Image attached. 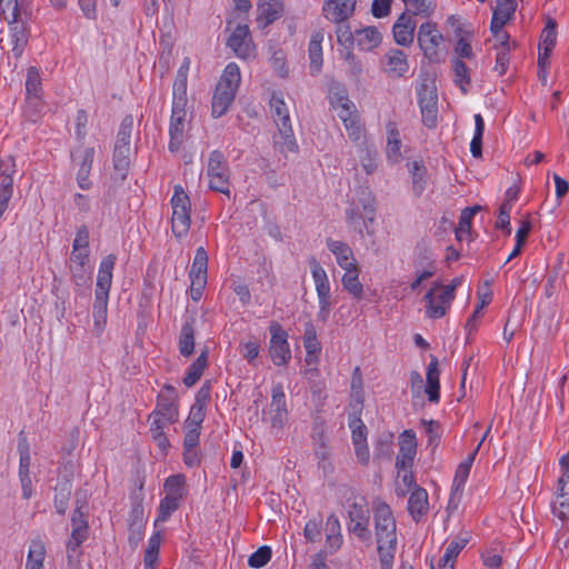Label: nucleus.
<instances>
[{
  "label": "nucleus",
  "instance_id": "f257e3e1",
  "mask_svg": "<svg viewBox=\"0 0 569 569\" xmlns=\"http://www.w3.org/2000/svg\"><path fill=\"white\" fill-rule=\"evenodd\" d=\"M270 112L272 119L278 128V134L274 136V146L280 152L298 150V143L295 138L290 112L284 102L283 94L281 92H272L269 100Z\"/></svg>",
  "mask_w": 569,
  "mask_h": 569
},
{
  "label": "nucleus",
  "instance_id": "f03ea898",
  "mask_svg": "<svg viewBox=\"0 0 569 569\" xmlns=\"http://www.w3.org/2000/svg\"><path fill=\"white\" fill-rule=\"evenodd\" d=\"M240 79L239 67L234 62L228 63L212 97L211 114L213 118H220L227 113L234 100Z\"/></svg>",
  "mask_w": 569,
  "mask_h": 569
},
{
  "label": "nucleus",
  "instance_id": "7ed1b4c3",
  "mask_svg": "<svg viewBox=\"0 0 569 569\" xmlns=\"http://www.w3.org/2000/svg\"><path fill=\"white\" fill-rule=\"evenodd\" d=\"M172 218L171 229L177 239L187 236L191 224L190 211L191 202L180 184L174 186L173 196L171 198Z\"/></svg>",
  "mask_w": 569,
  "mask_h": 569
},
{
  "label": "nucleus",
  "instance_id": "20e7f679",
  "mask_svg": "<svg viewBox=\"0 0 569 569\" xmlns=\"http://www.w3.org/2000/svg\"><path fill=\"white\" fill-rule=\"evenodd\" d=\"M207 176L209 188L230 197V169L224 154L220 150H213L209 154Z\"/></svg>",
  "mask_w": 569,
  "mask_h": 569
},
{
  "label": "nucleus",
  "instance_id": "39448f33",
  "mask_svg": "<svg viewBox=\"0 0 569 569\" xmlns=\"http://www.w3.org/2000/svg\"><path fill=\"white\" fill-rule=\"evenodd\" d=\"M462 283V278L457 277L451 280V282L443 288V291L439 296L440 303H436L435 301V290L441 289L440 283H435V287H432L426 295L425 300L427 302L426 306V313L429 318L432 319H439L442 318L448 307L450 306L451 301L455 299V290L457 287H459Z\"/></svg>",
  "mask_w": 569,
  "mask_h": 569
},
{
  "label": "nucleus",
  "instance_id": "423d86ee",
  "mask_svg": "<svg viewBox=\"0 0 569 569\" xmlns=\"http://www.w3.org/2000/svg\"><path fill=\"white\" fill-rule=\"evenodd\" d=\"M332 106L336 109H339L338 116L343 121L346 129L349 131V136L353 140L359 139L361 131L359 117L355 110V104L349 100L345 88L335 92Z\"/></svg>",
  "mask_w": 569,
  "mask_h": 569
},
{
  "label": "nucleus",
  "instance_id": "0eeeda50",
  "mask_svg": "<svg viewBox=\"0 0 569 569\" xmlns=\"http://www.w3.org/2000/svg\"><path fill=\"white\" fill-rule=\"evenodd\" d=\"M270 346L269 356L273 365L281 367L287 366L291 359V350L288 342V332L277 321H271L269 326Z\"/></svg>",
  "mask_w": 569,
  "mask_h": 569
},
{
  "label": "nucleus",
  "instance_id": "6e6552de",
  "mask_svg": "<svg viewBox=\"0 0 569 569\" xmlns=\"http://www.w3.org/2000/svg\"><path fill=\"white\" fill-rule=\"evenodd\" d=\"M418 43L423 54L430 61L438 60V47L442 42L443 37L438 31L435 22L428 21L422 23L418 30Z\"/></svg>",
  "mask_w": 569,
  "mask_h": 569
},
{
  "label": "nucleus",
  "instance_id": "1a4fd4ad",
  "mask_svg": "<svg viewBox=\"0 0 569 569\" xmlns=\"http://www.w3.org/2000/svg\"><path fill=\"white\" fill-rule=\"evenodd\" d=\"M94 152V148L92 147L78 148L71 152L72 162L79 167L77 182L82 190H89L92 184L89 180V174L92 168Z\"/></svg>",
  "mask_w": 569,
  "mask_h": 569
},
{
  "label": "nucleus",
  "instance_id": "9d476101",
  "mask_svg": "<svg viewBox=\"0 0 569 569\" xmlns=\"http://www.w3.org/2000/svg\"><path fill=\"white\" fill-rule=\"evenodd\" d=\"M177 390L171 385H164L157 398L156 416L161 415L167 421H177L179 417Z\"/></svg>",
  "mask_w": 569,
  "mask_h": 569
},
{
  "label": "nucleus",
  "instance_id": "9b49d317",
  "mask_svg": "<svg viewBox=\"0 0 569 569\" xmlns=\"http://www.w3.org/2000/svg\"><path fill=\"white\" fill-rule=\"evenodd\" d=\"M227 44L237 57L242 59L250 58L254 47L251 41L249 27L247 24H238L230 34Z\"/></svg>",
  "mask_w": 569,
  "mask_h": 569
},
{
  "label": "nucleus",
  "instance_id": "f8f14e48",
  "mask_svg": "<svg viewBox=\"0 0 569 569\" xmlns=\"http://www.w3.org/2000/svg\"><path fill=\"white\" fill-rule=\"evenodd\" d=\"M417 452L416 435L412 430H405L400 436V450L396 458V468L406 470L413 463Z\"/></svg>",
  "mask_w": 569,
  "mask_h": 569
},
{
  "label": "nucleus",
  "instance_id": "ddd939ff",
  "mask_svg": "<svg viewBox=\"0 0 569 569\" xmlns=\"http://www.w3.org/2000/svg\"><path fill=\"white\" fill-rule=\"evenodd\" d=\"M187 110L183 108H172L169 126V150L177 152L183 142V132L186 124Z\"/></svg>",
  "mask_w": 569,
  "mask_h": 569
},
{
  "label": "nucleus",
  "instance_id": "4468645a",
  "mask_svg": "<svg viewBox=\"0 0 569 569\" xmlns=\"http://www.w3.org/2000/svg\"><path fill=\"white\" fill-rule=\"evenodd\" d=\"M348 518L349 521L347 523L349 533H357L361 531H366L369 525L370 511L365 502V499L361 501H355L349 506L348 509Z\"/></svg>",
  "mask_w": 569,
  "mask_h": 569
},
{
  "label": "nucleus",
  "instance_id": "2eb2a0df",
  "mask_svg": "<svg viewBox=\"0 0 569 569\" xmlns=\"http://www.w3.org/2000/svg\"><path fill=\"white\" fill-rule=\"evenodd\" d=\"M356 0H327L323 4L325 17L332 22L347 21L353 13Z\"/></svg>",
  "mask_w": 569,
  "mask_h": 569
},
{
  "label": "nucleus",
  "instance_id": "dca6fc26",
  "mask_svg": "<svg viewBox=\"0 0 569 569\" xmlns=\"http://www.w3.org/2000/svg\"><path fill=\"white\" fill-rule=\"evenodd\" d=\"M271 425L273 428H281L288 419V409L286 395L280 383L272 387L271 390Z\"/></svg>",
  "mask_w": 569,
  "mask_h": 569
},
{
  "label": "nucleus",
  "instance_id": "f3484780",
  "mask_svg": "<svg viewBox=\"0 0 569 569\" xmlns=\"http://www.w3.org/2000/svg\"><path fill=\"white\" fill-rule=\"evenodd\" d=\"M352 412L349 413V428L352 432V443L363 445L367 442V427L360 418L362 411V399L358 398L355 402L350 403Z\"/></svg>",
  "mask_w": 569,
  "mask_h": 569
},
{
  "label": "nucleus",
  "instance_id": "a211bd4d",
  "mask_svg": "<svg viewBox=\"0 0 569 569\" xmlns=\"http://www.w3.org/2000/svg\"><path fill=\"white\" fill-rule=\"evenodd\" d=\"M10 24V39L12 43V53L16 58H20L29 41V27L28 21L17 19L9 21Z\"/></svg>",
  "mask_w": 569,
  "mask_h": 569
},
{
  "label": "nucleus",
  "instance_id": "6ab92c4d",
  "mask_svg": "<svg viewBox=\"0 0 569 569\" xmlns=\"http://www.w3.org/2000/svg\"><path fill=\"white\" fill-rule=\"evenodd\" d=\"M259 1L256 21L260 29H266L281 17L283 9L279 0Z\"/></svg>",
  "mask_w": 569,
  "mask_h": 569
},
{
  "label": "nucleus",
  "instance_id": "aec40b11",
  "mask_svg": "<svg viewBox=\"0 0 569 569\" xmlns=\"http://www.w3.org/2000/svg\"><path fill=\"white\" fill-rule=\"evenodd\" d=\"M416 22L407 13H401L393 24L392 32L397 44L407 47L413 42Z\"/></svg>",
  "mask_w": 569,
  "mask_h": 569
},
{
  "label": "nucleus",
  "instance_id": "412c9836",
  "mask_svg": "<svg viewBox=\"0 0 569 569\" xmlns=\"http://www.w3.org/2000/svg\"><path fill=\"white\" fill-rule=\"evenodd\" d=\"M303 347L306 349L305 361L307 365H317L319 360V353L321 351V343L317 338V330L311 321L305 325Z\"/></svg>",
  "mask_w": 569,
  "mask_h": 569
},
{
  "label": "nucleus",
  "instance_id": "4be33fe9",
  "mask_svg": "<svg viewBox=\"0 0 569 569\" xmlns=\"http://www.w3.org/2000/svg\"><path fill=\"white\" fill-rule=\"evenodd\" d=\"M377 545L380 569H393V560L397 550V537L378 536Z\"/></svg>",
  "mask_w": 569,
  "mask_h": 569
},
{
  "label": "nucleus",
  "instance_id": "5701e85b",
  "mask_svg": "<svg viewBox=\"0 0 569 569\" xmlns=\"http://www.w3.org/2000/svg\"><path fill=\"white\" fill-rule=\"evenodd\" d=\"M439 362L436 356H430V362L427 368L425 392L428 395V400L438 403L440 400V382H439Z\"/></svg>",
  "mask_w": 569,
  "mask_h": 569
},
{
  "label": "nucleus",
  "instance_id": "b1692460",
  "mask_svg": "<svg viewBox=\"0 0 569 569\" xmlns=\"http://www.w3.org/2000/svg\"><path fill=\"white\" fill-rule=\"evenodd\" d=\"M373 519L377 533H396V520L387 503L378 502L375 506Z\"/></svg>",
  "mask_w": 569,
  "mask_h": 569
},
{
  "label": "nucleus",
  "instance_id": "393cba45",
  "mask_svg": "<svg viewBox=\"0 0 569 569\" xmlns=\"http://www.w3.org/2000/svg\"><path fill=\"white\" fill-rule=\"evenodd\" d=\"M130 147L114 146L113 149V174L116 182H123L128 176L130 167Z\"/></svg>",
  "mask_w": 569,
  "mask_h": 569
},
{
  "label": "nucleus",
  "instance_id": "a878e982",
  "mask_svg": "<svg viewBox=\"0 0 569 569\" xmlns=\"http://www.w3.org/2000/svg\"><path fill=\"white\" fill-rule=\"evenodd\" d=\"M506 547L500 539H492L481 550L480 557L483 565L490 569H499L502 565V556Z\"/></svg>",
  "mask_w": 569,
  "mask_h": 569
},
{
  "label": "nucleus",
  "instance_id": "bb28decb",
  "mask_svg": "<svg viewBox=\"0 0 569 569\" xmlns=\"http://www.w3.org/2000/svg\"><path fill=\"white\" fill-rule=\"evenodd\" d=\"M323 32L321 30L315 31L311 34L309 46H308V54L310 60V73L316 76L320 73L322 69V41H323Z\"/></svg>",
  "mask_w": 569,
  "mask_h": 569
},
{
  "label": "nucleus",
  "instance_id": "cd10ccee",
  "mask_svg": "<svg viewBox=\"0 0 569 569\" xmlns=\"http://www.w3.org/2000/svg\"><path fill=\"white\" fill-rule=\"evenodd\" d=\"M117 262V257L113 253L106 256L99 266L96 290L98 292H108L110 291L112 283V271L114 264Z\"/></svg>",
  "mask_w": 569,
  "mask_h": 569
},
{
  "label": "nucleus",
  "instance_id": "c85d7f7f",
  "mask_svg": "<svg viewBox=\"0 0 569 569\" xmlns=\"http://www.w3.org/2000/svg\"><path fill=\"white\" fill-rule=\"evenodd\" d=\"M327 247L336 256L337 262L342 269L358 264L352 250L347 243L339 240L328 239Z\"/></svg>",
  "mask_w": 569,
  "mask_h": 569
},
{
  "label": "nucleus",
  "instance_id": "c756f323",
  "mask_svg": "<svg viewBox=\"0 0 569 569\" xmlns=\"http://www.w3.org/2000/svg\"><path fill=\"white\" fill-rule=\"evenodd\" d=\"M356 43L360 50L370 51L377 48L382 40V36L379 30L373 27H366L362 29H356Z\"/></svg>",
  "mask_w": 569,
  "mask_h": 569
},
{
  "label": "nucleus",
  "instance_id": "7c9ffc66",
  "mask_svg": "<svg viewBox=\"0 0 569 569\" xmlns=\"http://www.w3.org/2000/svg\"><path fill=\"white\" fill-rule=\"evenodd\" d=\"M70 260L73 263L71 266L72 277L76 284L80 286L82 282H86V266L89 262V250H76L72 248Z\"/></svg>",
  "mask_w": 569,
  "mask_h": 569
},
{
  "label": "nucleus",
  "instance_id": "2f4dec72",
  "mask_svg": "<svg viewBox=\"0 0 569 569\" xmlns=\"http://www.w3.org/2000/svg\"><path fill=\"white\" fill-rule=\"evenodd\" d=\"M470 470L467 467L458 466L452 482L448 508L457 509L462 497L463 487L469 477Z\"/></svg>",
  "mask_w": 569,
  "mask_h": 569
},
{
  "label": "nucleus",
  "instance_id": "473e14b6",
  "mask_svg": "<svg viewBox=\"0 0 569 569\" xmlns=\"http://www.w3.org/2000/svg\"><path fill=\"white\" fill-rule=\"evenodd\" d=\"M86 498V493L80 491L76 493V509L71 517V533H80L82 530L88 528V522L86 520V510L88 509Z\"/></svg>",
  "mask_w": 569,
  "mask_h": 569
},
{
  "label": "nucleus",
  "instance_id": "72a5a7b5",
  "mask_svg": "<svg viewBox=\"0 0 569 569\" xmlns=\"http://www.w3.org/2000/svg\"><path fill=\"white\" fill-rule=\"evenodd\" d=\"M194 318L182 325L179 336V351L183 357H190L194 351Z\"/></svg>",
  "mask_w": 569,
  "mask_h": 569
},
{
  "label": "nucleus",
  "instance_id": "f704fd0d",
  "mask_svg": "<svg viewBox=\"0 0 569 569\" xmlns=\"http://www.w3.org/2000/svg\"><path fill=\"white\" fill-rule=\"evenodd\" d=\"M386 71L397 77L403 76L409 68L406 53L400 49H392L387 54Z\"/></svg>",
  "mask_w": 569,
  "mask_h": 569
},
{
  "label": "nucleus",
  "instance_id": "c9c22d12",
  "mask_svg": "<svg viewBox=\"0 0 569 569\" xmlns=\"http://www.w3.org/2000/svg\"><path fill=\"white\" fill-rule=\"evenodd\" d=\"M353 203L358 204L360 211L363 212V224H367L368 222H372L375 220L376 199L368 188L360 190V192L358 193V199Z\"/></svg>",
  "mask_w": 569,
  "mask_h": 569
},
{
  "label": "nucleus",
  "instance_id": "e433bc0d",
  "mask_svg": "<svg viewBox=\"0 0 569 569\" xmlns=\"http://www.w3.org/2000/svg\"><path fill=\"white\" fill-rule=\"evenodd\" d=\"M345 274L341 279L345 290L352 295L357 299H361L363 295V287L359 281V268L358 264L351 268L345 269Z\"/></svg>",
  "mask_w": 569,
  "mask_h": 569
},
{
  "label": "nucleus",
  "instance_id": "4c0bfd02",
  "mask_svg": "<svg viewBox=\"0 0 569 569\" xmlns=\"http://www.w3.org/2000/svg\"><path fill=\"white\" fill-rule=\"evenodd\" d=\"M208 366V355L207 351H202L199 357L189 366L187 373L183 378V383L186 387L190 388L194 386L199 379L201 378L204 369Z\"/></svg>",
  "mask_w": 569,
  "mask_h": 569
},
{
  "label": "nucleus",
  "instance_id": "58836bf2",
  "mask_svg": "<svg viewBox=\"0 0 569 569\" xmlns=\"http://www.w3.org/2000/svg\"><path fill=\"white\" fill-rule=\"evenodd\" d=\"M166 496L182 501L187 495L186 477L182 473L169 476L164 481Z\"/></svg>",
  "mask_w": 569,
  "mask_h": 569
},
{
  "label": "nucleus",
  "instance_id": "ea45409f",
  "mask_svg": "<svg viewBox=\"0 0 569 569\" xmlns=\"http://www.w3.org/2000/svg\"><path fill=\"white\" fill-rule=\"evenodd\" d=\"M428 510V493L423 488H416L408 499V511L416 519Z\"/></svg>",
  "mask_w": 569,
  "mask_h": 569
},
{
  "label": "nucleus",
  "instance_id": "a19ab883",
  "mask_svg": "<svg viewBox=\"0 0 569 569\" xmlns=\"http://www.w3.org/2000/svg\"><path fill=\"white\" fill-rule=\"evenodd\" d=\"M482 210L479 204L467 207L461 211L458 227L456 228V239L461 241L465 236L470 234L472 218Z\"/></svg>",
  "mask_w": 569,
  "mask_h": 569
},
{
  "label": "nucleus",
  "instance_id": "79ce46f5",
  "mask_svg": "<svg viewBox=\"0 0 569 569\" xmlns=\"http://www.w3.org/2000/svg\"><path fill=\"white\" fill-rule=\"evenodd\" d=\"M108 292H98L94 291V302L92 307V316L94 320V326L97 328H101L104 326L107 321V312H108Z\"/></svg>",
  "mask_w": 569,
  "mask_h": 569
},
{
  "label": "nucleus",
  "instance_id": "37998d69",
  "mask_svg": "<svg viewBox=\"0 0 569 569\" xmlns=\"http://www.w3.org/2000/svg\"><path fill=\"white\" fill-rule=\"evenodd\" d=\"M468 542V539H458L449 542L443 556L440 559L439 566L442 569H453L456 558L459 556V553L467 546Z\"/></svg>",
  "mask_w": 569,
  "mask_h": 569
},
{
  "label": "nucleus",
  "instance_id": "c03bdc74",
  "mask_svg": "<svg viewBox=\"0 0 569 569\" xmlns=\"http://www.w3.org/2000/svg\"><path fill=\"white\" fill-rule=\"evenodd\" d=\"M420 110L438 108V93L435 84L422 83L417 90Z\"/></svg>",
  "mask_w": 569,
  "mask_h": 569
},
{
  "label": "nucleus",
  "instance_id": "a18cd8bd",
  "mask_svg": "<svg viewBox=\"0 0 569 569\" xmlns=\"http://www.w3.org/2000/svg\"><path fill=\"white\" fill-rule=\"evenodd\" d=\"M127 521L129 533H141L144 528V509L141 501L132 505Z\"/></svg>",
  "mask_w": 569,
  "mask_h": 569
},
{
  "label": "nucleus",
  "instance_id": "49530a36",
  "mask_svg": "<svg viewBox=\"0 0 569 569\" xmlns=\"http://www.w3.org/2000/svg\"><path fill=\"white\" fill-rule=\"evenodd\" d=\"M410 172H411V177H412V192H413L415 197L419 198L426 189L427 169L422 162L413 161Z\"/></svg>",
  "mask_w": 569,
  "mask_h": 569
},
{
  "label": "nucleus",
  "instance_id": "de8ad7c7",
  "mask_svg": "<svg viewBox=\"0 0 569 569\" xmlns=\"http://www.w3.org/2000/svg\"><path fill=\"white\" fill-rule=\"evenodd\" d=\"M162 539L161 536H150L148 541V546L144 550L143 565L144 569H156L158 559H159V550L161 546Z\"/></svg>",
  "mask_w": 569,
  "mask_h": 569
},
{
  "label": "nucleus",
  "instance_id": "09e8293b",
  "mask_svg": "<svg viewBox=\"0 0 569 569\" xmlns=\"http://www.w3.org/2000/svg\"><path fill=\"white\" fill-rule=\"evenodd\" d=\"M71 496V483L69 481L59 482L54 487L53 503L58 513L63 515L68 508V501Z\"/></svg>",
  "mask_w": 569,
  "mask_h": 569
},
{
  "label": "nucleus",
  "instance_id": "8fccbe9b",
  "mask_svg": "<svg viewBox=\"0 0 569 569\" xmlns=\"http://www.w3.org/2000/svg\"><path fill=\"white\" fill-rule=\"evenodd\" d=\"M485 132V121L480 113L475 114V133L470 142V152L475 158L482 154V137Z\"/></svg>",
  "mask_w": 569,
  "mask_h": 569
},
{
  "label": "nucleus",
  "instance_id": "3c124183",
  "mask_svg": "<svg viewBox=\"0 0 569 569\" xmlns=\"http://www.w3.org/2000/svg\"><path fill=\"white\" fill-rule=\"evenodd\" d=\"M452 70L455 74V83L460 87L463 93H467V86H469L471 81L467 64L461 59L456 58L452 60Z\"/></svg>",
  "mask_w": 569,
  "mask_h": 569
},
{
  "label": "nucleus",
  "instance_id": "603ef678",
  "mask_svg": "<svg viewBox=\"0 0 569 569\" xmlns=\"http://www.w3.org/2000/svg\"><path fill=\"white\" fill-rule=\"evenodd\" d=\"M400 147L401 140L399 138V131L392 124H389L386 148L387 157L398 162L401 158Z\"/></svg>",
  "mask_w": 569,
  "mask_h": 569
},
{
  "label": "nucleus",
  "instance_id": "864d4df0",
  "mask_svg": "<svg viewBox=\"0 0 569 569\" xmlns=\"http://www.w3.org/2000/svg\"><path fill=\"white\" fill-rule=\"evenodd\" d=\"M491 292L488 293H479L480 303L477 305L476 309L473 310L472 315L468 318L466 322V330L468 331V338L467 341H469V336L477 330L478 328V320L481 317L482 309L485 306H487L491 301Z\"/></svg>",
  "mask_w": 569,
  "mask_h": 569
},
{
  "label": "nucleus",
  "instance_id": "5fc2aeb1",
  "mask_svg": "<svg viewBox=\"0 0 569 569\" xmlns=\"http://www.w3.org/2000/svg\"><path fill=\"white\" fill-rule=\"evenodd\" d=\"M557 43V22L552 18H548L546 26L540 36L539 49L549 48L553 50Z\"/></svg>",
  "mask_w": 569,
  "mask_h": 569
},
{
  "label": "nucleus",
  "instance_id": "6e6d98bb",
  "mask_svg": "<svg viewBox=\"0 0 569 569\" xmlns=\"http://www.w3.org/2000/svg\"><path fill=\"white\" fill-rule=\"evenodd\" d=\"M531 231V222L529 220H522L520 228L516 232V246L505 263H508L513 258L520 254L522 247L525 246L527 238Z\"/></svg>",
  "mask_w": 569,
  "mask_h": 569
},
{
  "label": "nucleus",
  "instance_id": "4d7b16f0",
  "mask_svg": "<svg viewBox=\"0 0 569 569\" xmlns=\"http://www.w3.org/2000/svg\"><path fill=\"white\" fill-rule=\"evenodd\" d=\"M180 500L164 496V498L160 500L158 517L154 521V526L157 527L159 522L168 520L169 517L180 507Z\"/></svg>",
  "mask_w": 569,
  "mask_h": 569
},
{
  "label": "nucleus",
  "instance_id": "13d9d810",
  "mask_svg": "<svg viewBox=\"0 0 569 569\" xmlns=\"http://www.w3.org/2000/svg\"><path fill=\"white\" fill-rule=\"evenodd\" d=\"M456 33L459 37L455 51L460 58L470 59L473 56L472 48L470 44L471 32L462 30L461 27L456 29Z\"/></svg>",
  "mask_w": 569,
  "mask_h": 569
},
{
  "label": "nucleus",
  "instance_id": "bf43d9fd",
  "mask_svg": "<svg viewBox=\"0 0 569 569\" xmlns=\"http://www.w3.org/2000/svg\"><path fill=\"white\" fill-rule=\"evenodd\" d=\"M517 0H497V6L493 9L492 17H497L505 22L510 21L517 10Z\"/></svg>",
  "mask_w": 569,
  "mask_h": 569
},
{
  "label": "nucleus",
  "instance_id": "052dcab7",
  "mask_svg": "<svg viewBox=\"0 0 569 569\" xmlns=\"http://www.w3.org/2000/svg\"><path fill=\"white\" fill-rule=\"evenodd\" d=\"M14 163H12L11 167L6 166L4 169L1 171L0 176V199L9 202V200L12 197V186H13V178L12 173Z\"/></svg>",
  "mask_w": 569,
  "mask_h": 569
},
{
  "label": "nucleus",
  "instance_id": "680f3d73",
  "mask_svg": "<svg viewBox=\"0 0 569 569\" xmlns=\"http://www.w3.org/2000/svg\"><path fill=\"white\" fill-rule=\"evenodd\" d=\"M313 450H315V456L318 459L319 468H321L325 473L332 472L333 467L329 460L330 448H329L327 441L322 442V443L321 442L313 443Z\"/></svg>",
  "mask_w": 569,
  "mask_h": 569
},
{
  "label": "nucleus",
  "instance_id": "e2e57ef3",
  "mask_svg": "<svg viewBox=\"0 0 569 569\" xmlns=\"http://www.w3.org/2000/svg\"><path fill=\"white\" fill-rule=\"evenodd\" d=\"M336 23L338 43L345 47L347 50H350L356 41L355 31L351 30V27L347 21Z\"/></svg>",
  "mask_w": 569,
  "mask_h": 569
},
{
  "label": "nucleus",
  "instance_id": "0e129e2a",
  "mask_svg": "<svg viewBox=\"0 0 569 569\" xmlns=\"http://www.w3.org/2000/svg\"><path fill=\"white\" fill-rule=\"evenodd\" d=\"M132 129L133 117L131 114H127L121 121L114 146L130 147Z\"/></svg>",
  "mask_w": 569,
  "mask_h": 569
},
{
  "label": "nucleus",
  "instance_id": "69168bd1",
  "mask_svg": "<svg viewBox=\"0 0 569 569\" xmlns=\"http://www.w3.org/2000/svg\"><path fill=\"white\" fill-rule=\"evenodd\" d=\"M41 91V79L39 71L36 67H30L27 70V80H26V92L27 97L38 98Z\"/></svg>",
  "mask_w": 569,
  "mask_h": 569
},
{
  "label": "nucleus",
  "instance_id": "338daca9",
  "mask_svg": "<svg viewBox=\"0 0 569 569\" xmlns=\"http://www.w3.org/2000/svg\"><path fill=\"white\" fill-rule=\"evenodd\" d=\"M271 553L272 551L269 546H261L249 557V567L254 569L264 567L270 561Z\"/></svg>",
  "mask_w": 569,
  "mask_h": 569
},
{
  "label": "nucleus",
  "instance_id": "774afa93",
  "mask_svg": "<svg viewBox=\"0 0 569 569\" xmlns=\"http://www.w3.org/2000/svg\"><path fill=\"white\" fill-rule=\"evenodd\" d=\"M208 270V253L203 247H199L196 250L193 262L189 274H201L207 276Z\"/></svg>",
  "mask_w": 569,
  "mask_h": 569
}]
</instances>
